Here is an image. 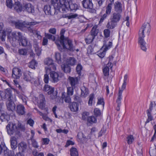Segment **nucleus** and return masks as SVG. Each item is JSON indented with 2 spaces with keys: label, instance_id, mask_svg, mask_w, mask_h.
Listing matches in <instances>:
<instances>
[{
  "label": "nucleus",
  "instance_id": "f257e3e1",
  "mask_svg": "<svg viewBox=\"0 0 156 156\" xmlns=\"http://www.w3.org/2000/svg\"><path fill=\"white\" fill-rule=\"evenodd\" d=\"M65 32V29H62L60 32V37H58L55 42L58 49L61 51L66 50L71 52H73L75 51H79V49H76L72 41L68 37H65L64 34Z\"/></svg>",
  "mask_w": 156,
  "mask_h": 156
},
{
  "label": "nucleus",
  "instance_id": "f03ea898",
  "mask_svg": "<svg viewBox=\"0 0 156 156\" xmlns=\"http://www.w3.org/2000/svg\"><path fill=\"white\" fill-rule=\"evenodd\" d=\"M150 30V24L147 23L143 24L139 32L138 43L140 45L141 49L145 51L147 50L146 44L144 40V38L145 35L149 36Z\"/></svg>",
  "mask_w": 156,
  "mask_h": 156
},
{
  "label": "nucleus",
  "instance_id": "7ed1b4c3",
  "mask_svg": "<svg viewBox=\"0 0 156 156\" xmlns=\"http://www.w3.org/2000/svg\"><path fill=\"white\" fill-rule=\"evenodd\" d=\"M60 5L58 7L57 9L59 12L62 13L66 12L68 10V5L70 10L73 12H75L79 8L77 4L73 3L71 1L68 2L66 0H60Z\"/></svg>",
  "mask_w": 156,
  "mask_h": 156
},
{
  "label": "nucleus",
  "instance_id": "20e7f679",
  "mask_svg": "<svg viewBox=\"0 0 156 156\" xmlns=\"http://www.w3.org/2000/svg\"><path fill=\"white\" fill-rule=\"evenodd\" d=\"M98 3L99 6H101L105 0H96ZM83 6L88 9V11L91 13H94L95 10L93 8V4L91 0H83L82 2Z\"/></svg>",
  "mask_w": 156,
  "mask_h": 156
},
{
  "label": "nucleus",
  "instance_id": "39448f33",
  "mask_svg": "<svg viewBox=\"0 0 156 156\" xmlns=\"http://www.w3.org/2000/svg\"><path fill=\"white\" fill-rule=\"evenodd\" d=\"M8 134L11 135L12 134L15 130H20L24 131L25 130V128L20 123H19L17 127L15 124L9 122L6 127Z\"/></svg>",
  "mask_w": 156,
  "mask_h": 156
},
{
  "label": "nucleus",
  "instance_id": "423d86ee",
  "mask_svg": "<svg viewBox=\"0 0 156 156\" xmlns=\"http://www.w3.org/2000/svg\"><path fill=\"white\" fill-rule=\"evenodd\" d=\"M44 90L47 92L48 94L51 95L50 97L52 99H55L57 97V91H54V88L49 85L47 84L45 85L44 87Z\"/></svg>",
  "mask_w": 156,
  "mask_h": 156
},
{
  "label": "nucleus",
  "instance_id": "0eeeda50",
  "mask_svg": "<svg viewBox=\"0 0 156 156\" xmlns=\"http://www.w3.org/2000/svg\"><path fill=\"white\" fill-rule=\"evenodd\" d=\"M23 11L29 13H33L34 12V6L30 3H26L23 6Z\"/></svg>",
  "mask_w": 156,
  "mask_h": 156
},
{
  "label": "nucleus",
  "instance_id": "6e6552de",
  "mask_svg": "<svg viewBox=\"0 0 156 156\" xmlns=\"http://www.w3.org/2000/svg\"><path fill=\"white\" fill-rule=\"evenodd\" d=\"M50 73V77L52 81V82L55 83L58 81L61 77V74H59L57 72L52 71Z\"/></svg>",
  "mask_w": 156,
  "mask_h": 156
},
{
  "label": "nucleus",
  "instance_id": "1a4fd4ad",
  "mask_svg": "<svg viewBox=\"0 0 156 156\" xmlns=\"http://www.w3.org/2000/svg\"><path fill=\"white\" fill-rule=\"evenodd\" d=\"M22 75V72L20 69L17 68H13L12 76L16 79H19Z\"/></svg>",
  "mask_w": 156,
  "mask_h": 156
},
{
  "label": "nucleus",
  "instance_id": "9d476101",
  "mask_svg": "<svg viewBox=\"0 0 156 156\" xmlns=\"http://www.w3.org/2000/svg\"><path fill=\"white\" fill-rule=\"evenodd\" d=\"M44 11L45 13L47 15H53L55 13V11L56 10V8L54 6V8H51L50 5H47L44 6Z\"/></svg>",
  "mask_w": 156,
  "mask_h": 156
},
{
  "label": "nucleus",
  "instance_id": "9b49d317",
  "mask_svg": "<svg viewBox=\"0 0 156 156\" xmlns=\"http://www.w3.org/2000/svg\"><path fill=\"white\" fill-rule=\"evenodd\" d=\"M68 79L71 87L75 88L76 86L79 83V78L78 77H73L69 76Z\"/></svg>",
  "mask_w": 156,
  "mask_h": 156
},
{
  "label": "nucleus",
  "instance_id": "f8f14e48",
  "mask_svg": "<svg viewBox=\"0 0 156 156\" xmlns=\"http://www.w3.org/2000/svg\"><path fill=\"white\" fill-rule=\"evenodd\" d=\"M16 113L19 115H23L25 113V108L24 106L20 104L16 106Z\"/></svg>",
  "mask_w": 156,
  "mask_h": 156
},
{
  "label": "nucleus",
  "instance_id": "ddd939ff",
  "mask_svg": "<svg viewBox=\"0 0 156 156\" xmlns=\"http://www.w3.org/2000/svg\"><path fill=\"white\" fill-rule=\"evenodd\" d=\"M4 99H7L8 100H10L13 99L12 91L10 88H7L4 91Z\"/></svg>",
  "mask_w": 156,
  "mask_h": 156
},
{
  "label": "nucleus",
  "instance_id": "4468645a",
  "mask_svg": "<svg viewBox=\"0 0 156 156\" xmlns=\"http://www.w3.org/2000/svg\"><path fill=\"white\" fill-rule=\"evenodd\" d=\"M122 17L121 13L116 12L113 13L111 16L110 20H112L117 23L118 22Z\"/></svg>",
  "mask_w": 156,
  "mask_h": 156
},
{
  "label": "nucleus",
  "instance_id": "2eb2a0df",
  "mask_svg": "<svg viewBox=\"0 0 156 156\" xmlns=\"http://www.w3.org/2000/svg\"><path fill=\"white\" fill-rule=\"evenodd\" d=\"M12 39L13 41L16 40L20 41L22 39L23 36L22 34L20 32H13L12 34Z\"/></svg>",
  "mask_w": 156,
  "mask_h": 156
},
{
  "label": "nucleus",
  "instance_id": "dca6fc26",
  "mask_svg": "<svg viewBox=\"0 0 156 156\" xmlns=\"http://www.w3.org/2000/svg\"><path fill=\"white\" fill-rule=\"evenodd\" d=\"M114 8L115 12L121 13L122 12V4L119 2L117 1L115 2Z\"/></svg>",
  "mask_w": 156,
  "mask_h": 156
},
{
  "label": "nucleus",
  "instance_id": "f3484780",
  "mask_svg": "<svg viewBox=\"0 0 156 156\" xmlns=\"http://www.w3.org/2000/svg\"><path fill=\"white\" fill-rule=\"evenodd\" d=\"M6 106L8 109L9 111H13L15 109L16 105L13 101V99L10 100H8Z\"/></svg>",
  "mask_w": 156,
  "mask_h": 156
},
{
  "label": "nucleus",
  "instance_id": "a211bd4d",
  "mask_svg": "<svg viewBox=\"0 0 156 156\" xmlns=\"http://www.w3.org/2000/svg\"><path fill=\"white\" fill-rule=\"evenodd\" d=\"M18 149L20 152H24L27 149V145L26 143L24 142H21L18 145Z\"/></svg>",
  "mask_w": 156,
  "mask_h": 156
},
{
  "label": "nucleus",
  "instance_id": "6ab92c4d",
  "mask_svg": "<svg viewBox=\"0 0 156 156\" xmlns=\"http://www.w3.org/2000/svg\"><path fill=\"white\" fill-rule=\"evenodd\" d=\"M62 98L65 102L69 103L71 101L70 96L67 94L66 93L62 92Z\"/></svg>",
  "mask_w": 156,
  "mask_h": 156
},
{
  "label": "nucleus",
  "instance_id": "aec40b11",
  "mask_svg": "<svg viewBox=\"0 0 156 156\" xmlns=\"http://www.w3.org/2000/svg\"><path fill=\"white\" fill-rule=\"evenodd\" d=\"M26 26H27L26 21L21 22L18 21L16 22L15 26L16 28L22 30L24 28H26Z\"/></svg>",
  "mask_w": 156,
  "mask_h": 156
},
{
  "label": "nucleus",
  "instance_id": "412c9836",
  "mask_svg": "<svg viewBox=\"0 0 156 156\" xmlns=\"http://www.w3.org/2000/svg\"><path fill=\"white\" fill-rule=\"evenodd\" d=\"M112 65V62L110 59H109L108 63L107 64V66L103 69V71L104 75L107 76L109 75V68L108 66H110Z\"/></svg>",
  "mask_w": 156,
  "mask_h": 156
},
{
  "label": "nucleus",
  "instance_id": "4be33fe9",
  "mask_svg": "<svg viewBox=\"0 0 156 156\" xmlns=\"http://www.w3.org/2000/svg\"><path fill=\"white\" fill-rule=\"evenodd\" d=\"M14 9L18 12L23 11V6L19 2H15L13 4Z\"/></svg>",
  "mask_w": 156,
  "mask_h": 156
},
{
  "label": "nucleus",
  "instance_id": "5701e85b",
  "mask_svg": "<svg viewBox=\"0 0 156 156\" xmlns=\"http://www.w3.org/2000/svg\"><path fill=\"white\" fill-rule=\"evenodd\" d=\"M147 110H148L149 112H151L153 111L154 113L155 114L156 113V103L155 102L151 101L149 108Z\"/></svg>",
  "mask_w": 156,
  "mask_h": 156
},
{
  "label": "nucleus",
  "instance_id": "b1692460",
  "mask_svg": "<svg viewBox=\"0 0 156 156\" xmlns=\"http://www.w3.org/2000/svg\"><path fill=\"white\" fill-rule=\"evenodd\" d=\"M117 23L112 20H110L109 21L106 26V27L109 29H114L117 26Z\"/></svg>",
  "mask_w": 156,
  "mask_h": 156
},
{
  "label": "nucleus",
  "instance_id": "393cba45",
  "mask_svg": "<svg viewBox=\"0 0 156 156\" xmlns=\"http://www.w3.org/2000/svg\"><path fill=\"white\" fill-rule=\"evenodd\" d=\"M32 73L29 72H24L23 73V79L26 81H30L32 79H33L31 76Z\"/></svg>",
  "mask_w": 156,
  "mask_h": 156
},
{
  "label": "nucleus",
  "instance_id": "a878e982",
  "mask_svg": "<svg viewBox=\"0 0 156 156\" xmlns=\"http://www.w3.org/2000/svg\"><path fill=\"white\" fill-rule=\"evenodd\" d=\"M61 68L65 73H69L71 70L70 66L68 64H63L61 65Z\"/></svg>",
  "mask_w": 156,
  "mask_h": 156
},
{
  "label": "nucleus",
  "instance_id": "bb28decb",
  "mask_svg": "<svg viewBox=\"0 0 156 156\" xmlns=\"http://www.w3.org/2000/svg\"><path fill=\"white\" fill-rule=\"evenodd\" d=\"M16 137H12L10 139L11 146L13 150H15L17 147V142Z\"/></svg>",
  "mask_w": 156,
  "mask_h": 156
},
{
  "label": "nucleus",
  "instance_id": "cd10ccee",
  "mask_svg": "<svg viewBox=\"0 0 156 156\" xmlns=\"http://www.w3.org/2000/svg\"><path fill=\"white\" fill-rule=\"evenodd\" d=\"M69 108L72 111L75 112L78 110V106L75 102H73L70 104Z\"/></svg>",
  "mask_w": 156,
  "mask_h": 156
},
{
  "label": "nucleus",
  "instance_id": "c85d7f7f",
  "mask_svg": "<svg viewBox=\"0 0 156 156\" xmlns=\"http://www.w3.org/2000/svg\"><path fill=\"white\" fill-rule=\"evenodd\" d=\"M99 30L97 29L96 27H94L90 31V34H89L95 38V37L97 35Z\"/></svg>",
  "mask_w": 156,
  "mask_h": 156
},
{
  "label": "nucleus",
  "instance_id": "c756f323",
  "mask_svg": "<svg viewBox=\"0 0 156 156\" xmlns=\"http://www.w3.org/2000/svg\"><path fill=\"white\" fill-rule=\"evenodd\" d=\"M81 95L82 96L85 97L89 94V91L88 89L85 86H82L81 88Z\"/></svg>",
  "mask_w": 156,
  "mask_h": 156
},
{
  "label": "nucleus",
  "instance_id": "7c9ffc66",
  "mask_svg": "<svg viewBox=\"0 0 156 156\" xmlns=\"http://www.w3.org/2000/svg\"><path fill=\"white\" fill-rule=\"evenodd\" d=\"M70 155L71 156H78V151L76 148L72 147L70 150Z\"/></svg>",
  "mask_w": 156,
  "mask_h": 156
},
{
  "label": "nucleus",
  "instance_id": "2f4dec72",
  "mask_svg": "<svg viewBox=\"0 0 156 156\" xmlns=\"http://www.w3.org/2000/svg\"><path fill=\"white\" fill-rule=\"evenodd\" d=\"M149 153L151 156H156V146L155 145L150 148Z\"/></svg>",
  "mask_w": 156,
  "mask_h": 156
},
{
  "label": "nucleus",
  "instance_id": "473e14b6",
  "mask_svg": "<svg viewBox=\"0 0 156 156\" xmlns=\"http://www.w3.org/2000/svg\"><path fill=\"white\" fill-rule=\"evenodd\" d=\"M20 44H21L23 46L25 47L29 44L30 43L28 42L27 39L24 37H23L22 39L20 40Z\"/></svg>",
  "mask_w": 156,
  "mask_h": 156
},
{
  "label": "nucleus",
  "instance_id": "72a5a7b5",
  "mask_svg": "<svg viewBox=\"0 0 156 156\" xmlns=\"http://www.w3.org/2000/svg\"><path fill=\"white\" fill-rule=\"evenodd\" d=\"M56 65L54 64L53 63L50 66H49V67H45V69L46 71L47 72H48V73L50 72L52 70H55L56 69Z\"/></svg>",
  "mask_w": 156,
  "mask_h": 156
},
{
  "label": "nucleus",
  "instance_id": "f704fd0d",
  "mask_svg": "<svg viewBox=\"0 0 156 156\" xmlns=\"http://www.w3.org/2000/svg\"><path fill=\"white\" fill-rule=\"evenodd\" d=\"M4 155L7 156H14V152L13 151L9 150L6 147V149L4 151Z\"/></svg>",
  "mask_w": 156,
  "mask_h": 156
},
{
  "label": "nucleus",
  "instance_id": "c9c22d12",
  "mask_svg": "<svg viewBox=\"0 0 156 156\" xmlns=\"http://www.w3.org/2000/svg\"><path fill=\"white\" fill-rule=\"evenodd\" d=\"M94 39L91 35H88L84 40L86 44H89L93 42Z\"/></svg>",
  "mask_w": 156,
  "mask_h": 156
},
{
  "label": "nucleus",
  "instance_id": "e433bc0d",
  "mask_svg": "<svg viewBox=\"0 0 156 156\" xmlns=\"http://www.w3.org/2000/svg\"><path fill=\"white\" fill-rule=\"evenodd\" d=\"M45 37L47 38V39H48L49 40H52L53 41H55H55H56V40H57V39L58 38V37H60H60H58L56 39V40L55 41V37L54 36V35H53L51 34H48V33H45ZM56 44V43H55Z\"/></svg>",
  "mask_w": 156,
  "mask_h": 156
},
{
  "label": "nucleus",
  "instance_id": "4c0bfd02",
  "mask_svg": "<svg viewBox=\"0 0 156 156\" xmlns=\"http://www.w3.org/2000/svg\"><path fill=\"white\" fill-rule=\"evenodd\" d=\"M55 58L56 62L59 64H61L62 63V60L61 58V55L58 52L55 53Z\"/></svg>",
  "mask_w": 156,
  "mask_h": 156
},
{
  "label": "nucleus",
  "instance_id": "58836bf2",
  "mask_svg": "<svg viewBox=\"0 0 156 156\" xmlns=\"http://www.w3.org/2000/svg\"><path fill=\"white\" fill-rule=\"evenodd\" d=\"M18 52L20 55L25 56L27 54L28 50L25 48H21L19 49Z\"/></svg>",
  "mask_w": 156,
  "mask_h": 156
},
{
  "label": "nucleus",
  "instance_id": "ea45409f",
  "mask_svg": "<svg viewBox=\"0 0 156 156\" xmlns=\"http://www.w3.org/2000/svg\"><path fill=\"white\" fill-rule=\"evenodd\" d=\"M76 60L73 57H70L67 60L68 64L71 66H73L75 65Z\"/></svg>",
  "mask_w": 156,
  "mask_h": 156
},
{
  "label": "nucleus",
  "instance_id": "a19ab883",
  "mask_svg": "<svg viewBox=\"0 0 156 156\" xmlns=\"http://www.w3.org/2000/svg\"><path fill=\"white\" fill-rule=\"evenodd\" d=\"M33 47L35 49V51L36 52L37 55L38 56L40 55L41 54V51L38 44L37 43L34 44L33 45Z\"/></svg>",
  "mask_w": 156,
  "mask_h": 156
},
{
  "label": "nucleus",
  "instance_id": "79ce46f5",
  "mask_svg": "<svg viewBox=\"0 0 156 156\" xmlns=\"http://www.w3.org/2000/svg\"><path fill=\"white\" fill-rule=\"evenodd\" d=\"M106 51L104 49L103 50L101 49L98 52V55L100 58H102L105 56Z\"/></svg>",
  "mask_w": 156,
  "mask_h": 156
},
{
  "label": "nucleus",
  "instance_id": "37998d69",
  "mask_svg": "<svg viewBox=\"0 0 156 156\" xmlns=\"http://www.w3.org/2000/svg\"><path fill=\"white\" fill-rule=\"evenodd\" d=\"M128 80V76L127 74L125 75L123 80V83L122 84V87L123 89H125L127 84V82Z\"/></svg>",
  "mask_w": 156,
  "mask_h": 156
},
{
  "label": "nucleus",
  "instance_id": "c03bdc74",
  "mask_svg": "<svg viewBox=\"0 0 156 156\" xmlns=\"http://www.w3.org/2000/svg\"><path fill=\"white\" fill-rule=\"evenodd\" d=\"M74 88H75L72 87H67V93L66 94L70 96H72L73 94Z\"/></svg>",
  "mask_w": 156,
  "mask_h": 156
},
{
  "label": "nucleus",
  "instance_id": "a18cd8bd",
  "mask_svg": "<svg viewBox=\"0 0 156 156\" xmlns=\"http://www.w3.org/2000/svg\"><path fill=\"white\" fill-rule=\"evenodd\" d=\"M87 121L88 122L92 124L95 123L97 120L94 116H90L88 117Z\"/></svg>",
  "mask_w": 156,
  "mask_h": 156
},
{
  "label": "nucleus",
  "instance_id": "49530a36",
  "mask_svg": "<svg viewBox=\"0 0 156 156\" xmlns=\"http://www.w3.org/2000/svg\"><path fill=\"white\" fill-rule=\"evenodd\" d=\"M89 113L87 112H84L82 113V119L83 120H87L89 115Z\"/></svg>",
  "mask_w": 156,
  "mask_h": 156
},
{
  "label": "nucleus",
  "instance_id": "de8ad7c7",
  "mask_svg": "<svg viewBox=\"0 0 156 156\" xmlns=\"http://www.w3.org/2000/svg\"><path fill=\"white\" fill-rule=\"evenodd\" d=\"M108 28L104 30V34L105 38H108L110 36L111 31Z\"/></svg>",
  "mask_w": 156,
  "mask_h": 156
},
{
  "label": "nucleus",
  "instance_id": "09e8293b",
  "mask_svg": "<svg viewBox=\"0 0 156 156\" xmlns=\"http://www.w3.org/2000/svg\"><path fill=\"white\" fill-rule=\"evenodd\" d=\"M44 63L46 65H47L48 66H50L53 63V61L52 60L49 58H46L44 61Z\"/></svg>",
  "mask_w": 156,
  "mask_h": 156
},
{
  "label": "nucleus",
  "instance_id": "8fccbe9b",
  "mask_svg": "<svg viewBox=\"0 0 156 156\" xmlns=\"http://www.w3.org/2000/svg\"><path fill=\"white\" fill-rule=\"evenodd\" d=\"M112 5L110 4H108V5L106 7V12L105 13L109 15L111 12V10L112 9Z\"/></svg>",
  "mask_w": 156,
  "mask_h": 156
},
{
  "label": "nucleus",
  "instance_id": "3c124183",
  "mask_svg": "<svg viewBox=\"0 0 156 156\" xmlns=\"http://www.w3.org/2000/svg\"><path fill=\"white\" fill-rule=\"evenodd\" d=\"M99 136H107V133L106 132V129L105 128L103 127L99 132Z\"/></svg>",
  "mask_w": 156,
  "mask_h": 156
},
{
  "label": "nucleus",
  "instance_id": "603ef678",
  "mask_svg": "<svg viewBox=\"0 0 156 156\" xmlns=\"http://www.w3.org/2000/svg\"><path fill=\"white\" fill-rule=\"evenodd\" d=\"M32 153L34 156H44V154L43 153H38L36 149L33 150Z\"/></svg>",
  "mask_w": 156,
  "mask_h": 156
},
{
  "label": "nucleus",
  "instance_id": "864d4df0",
  "mask_svg": "<svg viewBox=\"0 0 156 156\" xmlns=\"http://www.w3.org/2000/svg\"><path fill=\"white\" fill-rule=\"evenodd\" d=\"M5 32L4 30L0 32V38L2 41H5Z\"/></svg>",
  "mask_w": 156,
  "mask_h": 156
},
{
  "label": "nucleus",
  "instance_id": "5fc2aeb1",
  "mask_svg": "<svg viewBox=\"0 0 156 156\" xmlns=\"http://www.w3.org/2000/svg\"><path fill=\"white\" fill-rule=\"evenodd\" d=\"M6 4L7 7L11 9L13 6V4L12 0H7L6 2Z\"/></svg>",
  "mask_w": 156,
  "mask_h": 156
},
{
  "label": "nucleus",
  "instance_id": "6e6d98bb",
  "mask_svg": "<svg viewBox=\"0 0 156 156\" xmlns=\"http://www.w3.org/2000/svg\"><path fill=\"white\" fill-rule=\"evenodd\" d=\"M30 140L31 141V144L34 147L36 148H38V146L37 144V142L33 138V137L30 138Z\"/></svg>",
  "mask_w": 156,
  "mask_h": 156
},
{
  "label": "nucleus",
  "instance_id": "4d7b16f0",
  "mask_svg": "<svg viewBox=\"0 0 156 156\" xmlns=\"http://www.w3.org/2000/svg\"><path fill=\"white\" fill-rule=\"evenodd\" d=\"M82 69V66L80 64H78L76 67V71L79 76L81 75V71Z\"/></svg>",
  "mask_w": 156,
  "mask_h": 156
},
{
  "label": "nucleus",
  "instance_id": "13d9d810",
  "mask_svg": "<svg viewBox=\"0 0 156 156\" xmlns=\"http://www.w3.org/2000/svg\"><path fill=\"white\" fill-rule=\"evenodd\" d=\"M37 64V63L35 60H32L30 63L29 67L32 69L35 68V66Z\"/></svg>",
  "mask_w": 156,
  "mask_h": 156
},
{
  "label": "nucleus",
  "instance_id": "bf43d9fd",
  "mask_svg": "<svg viewBox=\"0 0 156 156\" xmlns=\"http://www.w3.org/2000/svg\"><path fill=\"white\" fill-rule=\"evenodd\" d=\"M94 98V96L93 94H91L89 96V99L88 101V104L89 105L91 106L93 103V101Z\"/></svg>",
  "mask_w": 156,
  "mask_h": 156
},
{
  "label": "nucleus",
  "instance_id": "052dcab7",
  "mask_svg": "<svg viewBox=\"0 0 156 156\" xmlns=\"http://www.w3.org/2000/svg\"><path fill=\"white\" fill-rule=\"evenodd\" d=\"M6 149V147L5 146V144L4 142H2L0 144V154L2 151H4Z\"/></svg>",
  "mask_w": 156,
  "mask_h": 156
},
{
  "label": "nucleus",
  "instance_id": "680f3d73",
  "mask_svg": "<svg viewBox=\"0 0 156 156\" xmlns=\"http://www.w3.org/2000/svg\"><path fill=\"white\" fill-rule=\"evenodd\" d=\"M46 74H44V80L45 83H48V82L49 79L48 75L49 73H48V71H47V72L46 71Z\"/></svg>",
  "mask_w": 156,
  "mask_h": 156
},
{
  "label": "nucleus",
  "instance_id": "e2e57ef3",
  "mask_svg": "<svg viewBox=\"0 0 156 156\" xmlns=\"http://www.w3.org/2000/svg\"><path fill=\"white\" fill-rule=\"evenodd\" d=\"M51 1L52 2V4L54 5H53V6H55V8H56V10H58V9H57L58 7L59 6L60 3L59 2V4L58 3H57L58 2V0H51ZM59 2H60V0H59Z\"/></svg>",
  "mask_w": 156,
  "mask_h": 156
},
{
  "label": "nucleus",
  "instance_id": "0e129e2a",
  "mask_svg": "<svg viewBox=\"0 0 156 156\" xmlns=\"http://www.w3.org/2000/svg\"><path fill=\"white\" fill-rule=\"evenodd\" d=\"M133 137H126V140L128 144H132L134 141Z\"/></svg>",
  "mask_w": 156,
  "mask_h": 156
},
{
  "label": "nucleus",
  "instance_id": "69168bd1",
  "mask_svg": "<svg viewBox=\"0 0 156 156\" xmlns=\"http://www.w3.org/2000/svg\"><path fill=\"white\" fill-rule=\"evenodd\" d=\"M104 104L105 103L103 98H98L97 105H102L104 107Z\"/></svg>",
  "mask_w": 156,
  "mask_h": 156
},
{
  "label": "nucleus",
  "instance_id": "338daca9",
  "mask_svg": "<svg viewBox=\"0 0 156 156\" xmlns=\"http://www.w3.org/2000/svg\"><path fill=\"white\" fill-rule=\"evenodd\" d=\"M56 131L58 133H62L64 134H67L68 132V130L67 129H56Z\"/></svg>",
  "mask_w": 156,
  "mask_h": 156
},
{
  "label": "nucleus",
  "instance_id": "774afa93",
  "mask_svg": "<svg viewBox=\"0 0 156 156\" xmlns=\"http://www.w3.org/2000/svg\"><path fill=\"white\" fill-rule=\"evenodd\" d=\"M94 114L96 116L101 115V111L98 108H95L94 110Z\"/></svg>",
  "mask_w": 156,
  "mask_h": 156
}]
</instances>
